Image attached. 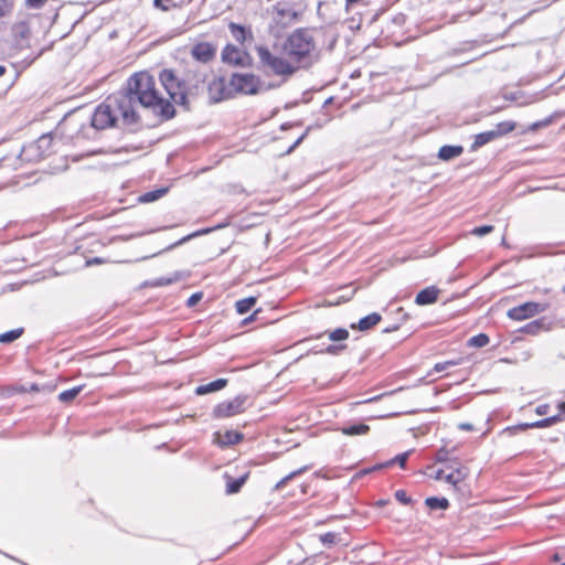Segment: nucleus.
<instances>
[{
	"mask_svg": "<svg viewBox=\"0 0 565 565\" xmlns=\"http://www.w3.org/2000/svg\"><path fill=\"white\" fill-rule=\"evenodd\" d=\"M148 109L164 119L174 116L172 104L163 98L156 88V81L147 72L134 74L127 87L108 96L98 105L92 116V126L106 129L117 126H131L139 121V109Z\"/></svg>",
	"mask_w": 565,
	"mask_h": 565,
	"instance_id": "obj_1",
	"label": "nucleus"
},
{
	"mask_svg": "<svg viewBox=\"0 0 565 565\" xmlns=\"http://www.w3.org/2000/svg\"><path fill=\"white\" fill-rule=\"evenodd\" d=\"M284 53L298 70L312 65L318 58V51L312 32L306 29L294 31L284 43Z\"/></svg>",
	"mask_w": 565,
	"mask_h": 565,
	"instance_id": "obj_2",
	"label": "nucleus"
},
{
	"mask_svg": "<svg viewBox=\"0 0 565 565\" xmlns=\"http://www.w3.org/2000/svg\"><path fill=\"white\" fill-rule=\"evenodd\" d=\"M255 51L258 56L259 68L265 73H271L287 79L298 71V65L291 62L289 57L274 54L265 45H257Z\"/></svg>",
	"mask_w": 565,
	"mask_h": 565,
	"instance_id": "obj_3",
	"label": "nucleus"
},
{
	"mask_svg": "<svg viewBox=\"0 0 565 565\" xmlns=\"http://www.w3.org/2000/svg\"><path fill=\"white\" fill-rule=\"evenodd\" d=\"M230 85L234 90L246 95H255L274 87L271 85L266 86L258 76L250 73L233 74Z\"/></svg>",
	"mask_w": 565,
	"mask_h": 565,
	"instance_id": "obj_4",
	"label": "nucleus"
},
{
	"mask_svg": "<svg viewBox=\"0 0 565 565\" xmlns=\"http://www.w3.org/2000/svg\"><path fill=\"white\" fill-rule=\"evenodd\" d=\"M159 78L174 103L180 105L186 104L188 88L184 82L180 81L171 70L161 71Z\"/></svg>",
	"mask_w": 565,
	"mask_h": 565,
	"instance_id": "obj_5",
	"label": "nucleus"
},
{
	"mask_svg": "<svg viewBox=\"0 0 565 565\" xmlns=\"http://www.w3.org/2000/svg\"><path fill=\"white\" fill-rule=\"evenodd\" d=\"M249 405L247 395H237L233 399L223 401L213 408V418L226 419L243 413Z\"/></svg>",
	"mask_w": 565,
	"mask_h": 565,
	"instance_id": "obj_6",
	"label": "nucleus"
},
{
	"mask_svg": "<svg viewBox=\"0 0 565 565\" xmlns=\"http://www.w3.org/2000/svg\"><path fill=\"white\" fill-rule=\"evenodd\" d=\"M548 308L545 302H525L508 311V317L512 320L521 321L535 315L544 312Z\"/></svg>",
	"mask_w": 565,
	"mask_h": 565,
	"instance_id": "obj_7",
	"label": "nucleus"
},
{
	"mask_svg": "<svg viewBox=\"0 0 565 565\" xmlns=\"http://www.w3.org/2000/svg\"><path fill=\"white\" fill-rule=\"evenodd\" d=\"M52 138L49 135L41 136L35 142L24 147L21 158L24 160H39L45 156V151L50 148Z\"/></svg>",
	"mask_w": 565,
	"mask_h": 565,
	"instance_id": "obj_8",
	"label": "nucleus"
},
{
	"mask_svg": "<svg viewBox=\"0 0 565 565\" xmlns=\"http://www.w3.org/2000/svg\"><path fill=\"white\" fill-rule=\"evenodd\" d=\"M222 60L224 63L234 66H246L249 64V55L246 51L236 47L235 45L227 44L222 52Z\"/></svg>",
	"mask_w": 565,
	"mask_h": 565,
	"instance_id": "obj_9",
	"label": "nucleus"
},
{
	"mask_svg": "<svg viewBox=\"0 0 565 565\" xmlns=\"http://www.w3.org/2000/svg\"><path fill=\"white\" fill-rule=\"evenodd\" d=\"M244 438L243 433L232 430V429H225L217 430L213 434L212 443L213 445L217 446L221 449H225L227 447H231L233 445H236Z\"/></svg>",
	"mask_w": 565,
	"mask_h": 565,
	"instance_id": "obj_10",
	"label": "nucleus"
},
{
	"mask_svg": "<svg viewBox=\"0 0 565 565\" xmlns=\"http://www.w3.org/2000/svg\"><path fill=\"white\" fill-rule=\"evenodd\" d=\"M191 55L199 62L207 63L214 57L215 47L207 42H201L192 47Z\"/></svg>",
	"mask_w": 565,
	"mask_h": 565,
	"instance_id": "obj_11",
	"label": "nucleus"
},
{
	"mask_svg": "<svg viewBox=\"0 0 565 565\" xmlns=\"http://www.w3.org/2000/svg\"><path fill=\"white\" fill-rule=\"evenodd\" d=\"M249 472H245L239 477H232L227 471L223 473V478L226 482L225 492L226 494H235L238 493L242 487L245 484L248 479Z\"/></svg>",
	"mask_w": 565,
	"mask_h": 565,
	"instance_id": "obj_12",
	"label": "nucleus"
},
{
	"mask_svg": "<svg viewBox=\"0 0 565 565\" xmlns=\"http://www.w3.org/2000/svg\"><path fill=\"white\" fill-rule=\"evenodd\" d=\"M228 29L234 40L241 44H244L247 40H253V33L250 29H247L244 25L231 22L228 24Z\"/></svg>",
	"mask_w": 565,
	"mask_h": 565,
	"instance_id": "obj_13",
	"label": "nucleus"
},
{
	"mask_svg": "<svg viewBox=\"0 0 565 565\" xmlns=\"http://www.w3.org/2000/svg\"><path fill=\"white\" fill-rule=\"evenodd\" d=\"M447 469H450L451 471L447 475L445 473L444 481L451 484L455 490H460V486L467 473L465 471H459L457 466H447Z\"/></svg>",
	"mask_w": 565,
	"mask_h": 565,
	"instance_id": "obj_14",
	"label": "nucleus"
},
{
	"mask_svg": "<svg viewBox=\"0 0 565 565\" xmlns=\"http://www.w3.org/2000/svg\"><path fill=\"white\" fill-rule=\"evenodd\" d=\"M438 289L435 287H428L420 290L415 299V302L419 306L430 305L437 301Z\"/></svg>",
	"mask_w": 565,
	"mask_h": 565,
	"instance_id": "obj_15",
	"label": "nucleus"
},
{
	"mask_svg": "<svg viewBox=\"0 0 565 565\" xmlns=\"http://www.w3.org/2000/svg\"><path fill=\"white\" fill-rule=\"evenodd\" d=\"M226 385H227V380L217 379L211 383L199 385L195 388V394L196 395L210 394V393L223 390Z\"/></svg>",
	"mask_w": 565,
	"mask_h": 565,
	"instance_id": "obj_16",
	"label": "nucleus"
},
{
	"mask_svg": "<svg viewBox=\"0 0 565 565\" xmlns=\"http://www.w3.org/2000/svg\"><path fill=\"white\" fill-rule=\"evenodd\" d=\"M381 321V315L377 312L370 313L369 316L359 320L356 324H351L352 329H359L360 331H367Z\"/></svg>",
	"mask_w": 565,
	"mask_h": 565,
	"instance_id": "obj_17",
	"label": "nucleus"
},
{
	"mask_svg": "<svg viewBox=\"0 0 565 565\" xmlns=\"http://www.w3.org/2000/svg\"><path fill=\"white\" fill-rule=\"evenodd\" d=\"M463 152L461 146H443L438 151V158L443 161H449L459 157Z\"/></svg>",
	"mask_w": 565,
	"mask_h": 565,
	"instance_id": "obj_18",
	"label": "nucleus"
},
{
	"mask_svg": "<svg viewBox=\"0 0 565 565\" xmlns=\"http://www.w3.org/2000/svg\"><path fill=\"white\" fill-rule=\"evenodd\" d=\"M498 139L495 132L493 129L491 130H488V131H483V132H480L478 135L475 136V140H473V143L471 146V149L472 150H477L478 148L493 141Z\"/></svg>",
	"mask_w": 565,
	"mask_h": 565,
	"instance_id": "obj_19",
	"label": "nucleus"
},
{
	"mask_svg": "<svg viewBox=\"0 0 565 565\" xmlns=\"http://www.w3.org/2000/svg\"><path fill=\"white\" fill-rule=\"evenodd\" d=\"M425 505L429 510H447L450 507V503L445 497H428L425 499Z\"/></svg>",
	"mask_w": 565,
	"mask_h": 565,
	"instance_id": "obj_20",
	"label": "nucleus"
},
{
	"mask_svg": "<svg viewBox=\"0 0 565 565\" xmlns=\"http://www.w3.org/2000/svg\"><path fill=\"white\" fill-rule=\"evenodd\" d=\"M556 422H565V402L557 405V412L544 419L533 422L532 424H554Z\"/></svg>",
	"mask_w": 565,
	"mask_h": 565,
	"instance_id": "obj_21",
	"label": "nucleus"
},
{
	"mask_svg": "<svg viewBox=\"0 0 565 565\" xmlns=\"http://www.w3.org/2000/svg\"><path fill=\"white\" fill-rule=\"evenodd\" d=\"M414 449L406 450L393 457L390 460L384 461L385 467L390 468L394 465H398L401 469H406L407 459L413 454Z\"/></svg>",
	"mask_w": 565,
	"mask_h": 565,
	"instance_id": "obj_22",
	"label": "nucleus"
},
{
	"mask_svg": "<svg viewBox=\"0 0 565 565\" xmlns=\"http://www.w3.org/2000/svg\"><path fill=\"white\" fill-rule=\"evenodd\" d=\"M456 449H457L456 446L448 448L446 445H444L439 449H437L434 460L439 463L448 462L451 459V457H455L454 451Z\"/></svg>",
	"mask_w": 565,
	"mask_h": 565,
	"instance_id": "obj_23",
	"label": "nucleus"
},
{
	"mask_svg": "<svg viewBox=\"0 0 565 565\" xmlns=\"http://www.w3.org/2000/svg\"><path fill=\"white\" fill-rule=\"evenodd\" d=\"M83 387H84L83 385H78L73 388L61 392L57 396L58 401L64 404H68L71 402H73L78 396V394L82 392Z\"/></svg>",
	"mask_w": 565,
	"mask_h": 565,
	"instance_id": "obj_24",
	"label": "nucleus"
},
{
	"mask_svg": "<svg viewBox=\"0 0 565 565\" xmlns=\"http://www.w3.org/2000/svg\"><path fill=\"white\" fill-rule=\"evenodd\" d=\"M256 301H257V299L255 297H248V298L241 299V300L236 301V305H235L236 311L239 315H244V313L248 312L254 307Z\"/></svg>",
	"mask_w": 565,
	"mask_h": 565,
	"instance_id": "obj_25",
	"label": "nucleus"
},
{
	"mask_svg": "<svg viewBox=\"0 0 565 565\" xmlns=\"http://www.w3.org/2000/svg\"><path fill=\"white\" fill-rule=\"evenodd\" d=\"M370 430V426H342L341 431L347 436H361L366 435Z\"/></svg>",
	"mask_w": 565,
	"mask_h": 565,
	"instance_id": "obj_26",
	"label": "nucleus"
},
{
	"mask_svg": "<svg viewBox=\"0 0 565 565\" xmlns=\"http://www.w3.org/2000/svg\"><path fill=\"white\" fill-rule=\"evenodd\" d=\"M167 191H168L167 188H161V189H158L154 191L146 192L145 194H142L139 198V201L142 203L153 202V201L160 199L161 196H163L167 193Z\"/></svg>",
	"mask_w": 565,
	"mask_h": 565,
	"instance_id": "obj_27",
	"label": "nucleus"
},
{
	"mask_svg": "<svg viewBox=\"0 0 565 565\" xmlns=\"http://www.w3.org/2000/svg\"><path fill=\"white\" fill-rule=\"evenodd\" d=\"M319 540L322 543V545L330 548L339 542L340 534L335 532H327L324 534L319 535Z\"/></svg>",
	"mask_w": 565,
	"mask_h": 565,
	"instance_id": "obj_28",
	"label": "nucleus"
},
{
	"mask_svg": "<svg viewBox=\"0 0 565 565\" xmlns=\"http://www.w3.org/2000/svg\"><path fill=\"white\" fill-rule=\"evenodd\" d=\"M515 129V122L513 121H502L499 122L495 128L493 129L497 137L500 138Z\"/></svg>",
	"mask_w": 565,
	"mask_h": 565,
	"instance_id": "obj_29",
	"label": "nucleus"
},
{
	"mask_svg": "<svg viewBox=\"0 0 565 565\" xmlns=\"http://www.w3.org/2000/svg\"><path fill=\"white\" fill-rule=\"evenodd\" d=\"M310 469V466H302L301 468L297 469V470H294L291 471L290 473H288L287 476H285L282 479H280L275 488L276 489H281L286 483L287 481L291 480L292 478L297 477V476H300L301 473L308 471Z\"/></svg>",
	"mask_w": 565,
	"mask_h": 565,
	"instance_id": "obj_30",
	"label": "nucleus"
},
{
	"mask_svg": "<svg viewBox=\"0 0 565 565\" xmlns=\"http://www.w3.org/2000/svg\"><path fill=\"white\" fill-rule=\"evenodd\" d=\"M22 333H23V329L22 328L13 329V330H10L8 332L1 333L0 334V342L1 343L13 342L14 340L19 339L22 335Z\"/></svg>",
	"mask_w": 565,
	"mask_h": 565,
	"instance_id": "obj_31",
	"label": "nucleus"
},
{
	"mask_svg": "<svg viewBox=\"0 0 565 565\" xmlns=\"http://www.w3.org/2000/svg\"><path fill=\"white\" fill-rule=\"evenodd\" d=\"M489 343V337L484 333H479L469 339L468 345L473 348H483Z\"/></svg>",
	"mask_w": 565,
	"mask_h": 565,
	"instance_id": "obj_32",
	"label": "nucleus"
},
{
	"mask_svg": "<svg viewBox=\"0 0 565 565\" xmlns=\"http://www.w3.org/2000/svg\"><path fill=\"white\" fill-rule=\"evenodd\" d=\"M13 32L19 40H26L30 35V29L24 22L14 25Z\"/></svg>",
	"mask_w": 565,
	"mask_h": 565,
	"instance_id": "obj_33",
	"label": "nucleus"
},
{
	"mask_svg": "<svg viewBox=\"0 0 565 565\" xmlns=\"http://www.w3.org/2000/svg\"><path fill=\"white\" fill-rule=\"evenodd\" d=\"M349 338V331L343 328L335 329L329 333V339L331 341H344Z\"/></svg>",
	"mask_w": 565,
	"mask_h": 565,
	"instance_id": "obj_34",
	"label": "nucleus"
},
{
	"mask_svg": "<svg viewBox=\"0 0 565 565\" xmlns=\"http://www.w3.org/2000/svg\"><path fill=\"white\" fill-rule=\"evenodd\" d=\"M534 427L535 426H505L500 431V436H504V435L512 436V435L516 434L518 431H524L527 428H534ZM536 427L540 428L541 426H536Z\"/></svg>",
	"mask_w": 565,
	"mask_h": 565,
	"instance_id": "obj_35",
	"label": "nucleus"
},
{
	"mask_svg": "<svg viewBox=\"0 0 565 565\" xmlns=\"http://www.w3.org/2000/svg\"><path fill=\"white\" fill-rule=\"evenodd\" d=\"M385 463L384 461L383 462H377L371 467H367V468H364V469H361L356 475L355 477L359 478V477H363V476H366L369 473H372V472H375V471H379V470H382V469H385Z\"/></svg>",
	"mask_w": 565,
	"mask_h": 565,
	"instance_id": "obj_36",
	"label": "nucleus"
},
{
	"mask_svg": "<svg viewBox=\"0 0 565 565\" xmlns=\"http://www.w3.org/2000/svg\"><path fill=\"white\" fill-rule=\"evenodd\" d=\"M394 497H395V499H396L399 503H402V504H404V505H408V504H411V503L413 502L412 498H411V497L407 494V492H406L405 490H403V489H398V490H396V491H395V493H394Z\"/></svg>",
	"mask_w": 565,
	"mask_h": 565,
	"instance_id": "obj_37",
	"label": "nucleus"
},
{
	"mask_svg": "<svg viewBox=\"0 0 565 565\" xmlns=\"http://www.w3.org/2000/svg\"><path fill=\"white\" fill-rule=\"evenodd\" d=\"M493 231L492 225H482L479 227H475L471 233L476 236H484Z\"/></svg>",
	"mask_w": 565,
	"mask_h": 565,
	"instance_id": "obj_38",
	"label": "nucleus"
},
{
	"mask_svg": "<svg viewBox=\"0 0 565 565\" xmlns=\"http://www.w3.org/2000/svg\"><path fill=\"white\" fill-rule=\"evenodd\" d=\"M541 327H542L541 321H539V320L533 321L525 327V332H527L530 334H536L539 332V330L541 329Z\"/></svg>",
	"mask_w": 565,
	"mask_h": 565,
	"instance_id": "obj_39",
	"label": "nucleus"
},
{
	"mask_svg": "<svg viewBox=\"0 0 565 565\" xmlns=\"http://www.w3.org/2000/svg\"><path fill=\"white\" fill-rule=\"evenodd\" d=\"M11 10V4L8 0H0V19L7 15Z\"/></svg>",
	"mask_w": 565,
	"mask_h": 565,
	"instance_id": "obj_40",
	"label": "nucleus"
},
{
	"mask_svg": "<svg viewBox=\"0 0 565 565\" xmlns=\"http://www.w3.org/2000/svg\"><path fill=\"white\" fill-rule=\"evenodd\" d=\"M458 363L456 361H447V362H441V363H437L435 364L434 366V371L436 372H443L445 371L448 366H454V365H457Z\"/></svg>",
	"mask_w": 565,
	"mask_h": 565,
	"instance_id": "obj_41",
	"label": "nucleus"
},
{
	"mask_svg": "<svg viewBox=\"0 0 565 565\" xmlns=\"http://www.w3.org/2000/svg\"><path fill=\"white\" fill-rule=\"evenodd\" d=\"M209 232H211V230H203V231H201V232H198V233H194V234L188 235V236L183 237L182 239H180L179 242H177L175 244H173V245L169 246L167 249H171V248H173L174 246L181 245V244H183L184 242H186L188 239H190V238H191V237H193V236H196V235H199V234H203V233H209Z\"/></svg>",
	"mask_w": 565,
	"mask_h": 565,
	"instance_id": "obj_42",
	"label": "nucleus"
},
{
	"mask_svg": "<svg viewBox=\"0 0 565 565\" xmlns=\"http://www.w3.org/2000/svg\"><path fill=\"white\" fill-rule=\"evenodd\" d=\"M445 465V467L447 468V466H457L458 467V470L459 471H463L465 468L462 467L461 465V461L458 457H451V459L448 461V462H443Z\"/></svg>",
	"mask_w": 565,
	"mask_h": 565,
	"instance_id": "obj_43",
	"label": "nucleus"
},
{
	"mask_svg": "<svg viewBox=\"0 0 565 565\" xmlns=\"http://www.w3.org/2000/svg\"><path fill=\"white\" fill-rule=\"evenodd\" d=\"M344 348H345V345H343V344H340V345L331 344L326 349V352L329 354H337L339 351L343 350Z\"/></svg>",
	"mask_w": 565,
	"mask_h": 565,
	"instance_id": "obj_44",
	"label": "nucleus"
},
{
	"mask_svg": "<svg viewBox=\"0 0 565 565\" xmlns=\"http://www.w3.org/2000/svg\"><path fill=\"white\" fill-rule=\"evenodd\" d=\"M202 298V295L201 294H193L189 299H188V306L189 307H193L195 306Z\"/></svg>",
	"mask_w": 565,
	"mask_h": 565,
	"instance_id": "obj_45",
	"label": "nucleus"
},
{
	"mask_svg": "<svg viewBox=\"0 0 565 565\" xmlns=\"http://www.w3.org/2000/svg\"><path fill=\"white\" fill-rule=\"evenodd\" d=\"M46 0H26V4L31 8H41L44 6Z\"/></svg>",
	"mask_w": 565,
	"mask_h": 565,
	"instance_id": "obj_46",
	"label": "nucleus"
},
{
	"mask_svg": "<svg viewBox=\"0 0 565 565\" xmlns=\"http://www.w3.org/2000/svg\"><path fill=\"white\" fill-rule=\"evenodd\" d=\"M550 406L547 404H542L535 407V412L539 415H547Z\"/></svg>",
	"mask_w": 565,
	"mask_h": 565,
	"instance_id": "obj_47",
	"label": "nucleus"
},
{
	"mask_svg": "<svg viewBox=\"0 0 565 565\" xmlns=\"http://www.w3.org/2000/svg\"><path fill=\"white\" fill-rule=\"evenodd\" d=\"M171 0H154L153 4L156 8L161 9L162 11H168L169 7L163 4V2H170Z\"/></svg>",
	"mask_w": 565,
	"mask_h": 565,
	"instance_id": "obj_48",
	"label": "nucleus"
},
{
	"mask_svg": "<svg viewBox=\"0 0 565 565\" xmlns=\"http://www.w3.org/2000/svg\"><path fill=\"white\" fill-rule=\"evenodd\" d=\"M444 477H445V471L444 469H437L434 475H430V478L435 479V480H444Z\"/></svg>",
	"mask_w": 565,
	"mask_h": 565,
	"instance_id": "obj_49",
	"label": "nucleus"
},
{
	"mask_svg": "<svg viewBox=\"0 0 565 565\" xmlns=\"http://www.w3.org/2000/svg\"><path fill=\"white\" fill-rule=\"evenodd\" d=\"M10 394L12 393H25L29 392V390L25 386H12L8 390Z\"/></svg>",
	"mask_w": 565,
	"mask_h": 565,
	"instance_id": "obj_50",
	"label": "nucleus"
},
{
	"mask_svg": "<svg viewBox=\"0 0 565 565\" xmlns=\"http://www.w3.org/2000/svg\"><path fill=\"white\" fill-rule=\"evenodd\" d=\"M104 259L103 258H99V257H94V258H90L88 260H86V266H92V265H99V264H104Z\"/></svg>",
	"mask_w": 565,
	"mask_h": 565,
	"instance_id": "obj_51",
	"label": "nucleus"
},
{
	"mask_svg": "<svg viewBox=\"0 0 565 565\" xmlns=\"http://www.w3.org/2000/svg\"><path fill=\"white\" fill-rule=\"evenodd\" d=\"M305 137L306 132L294 142V145L288 149L287 153H290L296 147H298Z\"/></svg>",
	"mask_w": 565,
	"mask_h": 565,
	"instance_id": "obj_52",
	"label": "nucleus"
},
{
	"mask_svg": "<svg viewBox=\"0 0 565 565\" xmlns=\"http://www.w3.org/2000/svg\"><path fill=\"white\" fill-rule=\"evenodd\" d=\"M388 502H390V500H388V499H380V500H377V501L375 502V507H377V508H382V507L386 505Z\"/></svg>",
	"mask_w": 565,
	"mask_h": 565,
	"instance_id": "obj_53",
	"label": "nucleus"
},
{
	"mask_svg": "<svg viewBox=\"0 0 565 565\" xmlns=\"http://www.w3.org/2000/svg\"><path fill=\"white\" fill-rule=\"evenodd\" d=\"M345 1H347V9H349L352 6L359 3L361 0H345Z\"/></svg>",
	"mask_w": 565,
	"mask_h": 565,
	"instance_id": "obj_54",
	"label": "nucleus"
},
{
	"mask_svg": "<svg viewBox=\"0 0 565 565\" xmlns=\"http://www.w3.org/2000/svg\"><path fill=\"white\" fill-rule=\"evenodd\" d=\"M182 456H183L185 459H188V460H191V459H193V458H194V455H193V452H191V451H185V452H183V455H182Z\"/></svg>",
	"mask_w": 565,
	"mask_h": 565,
	"instance_id": "obj_55",
	"label": "nucleus"
},
{
	"mask_svg": "<svg viewBox=\"0 0 565 565\" xmlns=\"http://www.w3.org/2000/svg\"><path fill=\"white\" fill-rule=\"evenodd\" d=\"M29 392H40L41 388L39 387L38 384H32L29 388Z\"/></svg>",
	"mask_w": 565,
	"mask_h": 565,
	"instance_id": "obj_56",
	"label": "nucleus"
},
{
	"mask_svg": "<svg viewBox=\"0 0 565 565\" xmlns=\"http://www.w3.org/2000/svg\"><path fill=\"white\" fill-rule=\"evenodd\" d=\"M460 429L462 430H466V431H473L476 430V426H458Z\"/></svg>",
	"mask_w": 565,
	"mask_h": 565,
	"instance_id": "obj_57",
	"label": "nucleus"
},
{
	"mask_svg": "<svg viewBox=\"0 0 565 565\" xmlns=\"http://www.w3.org/2000/svg\"><path fill=\"white\" fill-rule=\"evenodd\" d=\"M311 427H312V426H306V427H305V433H306V435H307V436H309V437L317 436V433H309V430H310V428H311Z\"/></svg>",
	"mask_w": 565,
	"mask_h": 565,
	"instance_id": "obj_58",
	"label": "nucleus"
},
{
	"mask_svg": "<svg viewBox=\"0 0 565 565\" xmlns=\"http://www.w3.org/2000/svg\"><path fill=\"white\" fill-rule=\"evenodd\" d=\"M215 86V87H221L222 86V83L220 81H213L211 84H210V89H212V87Z\"/></svg>",
	"mask_w": 565,
	"mask_h": 565,
	"instance_id": "obj_59",
	"label": "nucleus"
},
{
	"mask_svg": "<svg viewBox=\"0 0 565 565\" xmlns=\"http://www.w3.org/2000/svg\"><path fill=\"white\" fill-rule=\"evenodd\" d=\"M171 282H172V280H171V279H167V280H164V279H160V282H159V284H160V285H167V284H171Z\"/></svg>",
	"mask_w": 565,
	"mask_h": 565,
	"instance_id": "obj_60",
	"label": "nucleus"
},
{
	"mask_svg": "<svg viewBox=\"0 0 565 565\" xmlns=\"http://www.w3.org/2000/svg\"><path fill=\"white\" fill-rule=\"evenodd\" d=\"M4 73H6V67H4V66H2V65H0V77H1L2 75H4Z\"/></svg>",
	"mask_w": 565,
	"mask_h": 565,
	"instance_id": "obj_61",
	"label": "nucleus"
},
{
	"mask_svg": "<svg viewBox=\"0 0 565 565\" xmlns=\"http://www.w3.org/2000/svg\"><path fill=\"white\" fill-rule=\"evenodd\" d=\"M552 559L553 561H558L559 559L558 553H554L553 556H552Z\"/></svg>",
	"mask_w": 565,
	"mask_h": 565,
	"instance_id": "obj_62",
	"label": "nucleus"
},
{
	"mask_svg": "<svg viewBox=\"0 0 565 565\" xmlns=\"http://www.w3.org/2000/svg\"><path fill=\"white\" fill-rule=\"evenodd\" d=\"M163 448H167V444H164V443L156 446V449H163Z\"/></svg>",
	"mask_w": 565,
	"mask_h": 565,
	"instance_id": "obj_63",
	"label": "nucleus"
},
{
	"mask_svg": "<svg viewBox=\"0 0 565 565\" xmlns=\"http://www.w3.org/2000/svg\"><path fill=\"white\" fill-rule=\"evenodd\" d=\"M299 445H300V441H295V443H294V446H295V447H296V446H299Z\"/></svg>",
	"mask_w": 565,
	"mask_h": 565,
	"instance_id": "obj_64",
	"label": "nucleus"
}]
</instances>
